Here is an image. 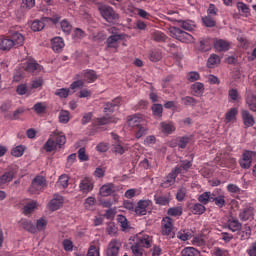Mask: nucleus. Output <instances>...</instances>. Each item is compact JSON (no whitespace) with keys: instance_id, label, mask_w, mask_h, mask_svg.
Returning <instances> with one entry per match:
<instances>
[{"instance_id":"1","label":"nucleus","mask_w":256,"mask_h":256,"mask_svg":"<svg viewBox=\"0 0 256 256\" xmlns=\"http://www.w3.org/2000/svg\"><path fill=\"white\" fill-rule=\"evenodd\" d=\"M153 244V238L147 234H140L136 237L131 251L134 256H143L144 249H149Z\"/></svg>"},{"instance_id":"2","label":"nucleus","mask_w":256,"mask_h":256,"mask_svg":"<svg viewBox=\"0 0 256 256\" xmlns=\"http://www.w3.org/2000/svg\"><path fill=\"white\" fill-rule=\"evenodd\" d=\"M65 143H67L65 134H63V132H54L44 144L43 149L46 153H52V151L56 149H61V146L65 145Z\"/></svg>"},{"instance_id":"3","label":"nucleus","mask_w":256,"mask_h":256,"mask_svg":"<svg viewBox=\"0 0 256 256\" xmlns=\"http://www.w3.org/2000/svg\"><path fill=\"white\" fill-rule=\"evenodd\" d=\"M121 103V98H115L112 102L106 103L104 107L105 116L97 118L96 123L98 125H107L109 123H117V120L110 116L108 113H113V108L117 107Z\"/></svg>"},{"instance_id":"4","label":"nucleus","mask_w":256,"mask_h":256,"mask_svg":"<svg viewBox=\"0 0 256 256\" xmlns=\"http://www.w3.org/2000/svg\"><path fill=\"white\" fill-rule=\"evenodd\" d=\"M170 35L171 37H173L174 39H177L181 43H193V41H195V39L191 34L183 31L178 27H172L170 29Z\"/></svg>"},{"instance_id":"5","label":"nucleus","mask_w":256,"mask_h":256,"mask_svg":"<svg viewBox=\"0 0 256 256\" xmlns=\"http://www.w3.org/2000/svg\"><path fill=\"white\" fill-rule=\"evenodd\" d=\"M47 187V179H45V177L43 176H36L33 180H32V184L30 186V193H32V195H39V193H41V191H43L45 188Z\"/></svg>"},{"instance_id":"6","label":"nucleus","mask_w":256,"mask_h":256,"mask_svg":"<svg viewBox=\"0 0 256 256\" xmlns=\"http://www.w3.org/2000/svg\"><path fill=\"white\" fill-rule=\"evenodd\" d=\"M109 33H111L112 35L107 38L106 47L108 49H117L119 47V41L123 39V35L117 33L116 27H111L109 29Z\"/></svg>"},{"instance_id":"7","label":"nucleus","mask_w":256,"mask_h":256,"mask_svg":"<svg viewBox=\"0 0 256 256\" xmlns=\"http://www.w3.org/2000/svg\"><path fill=\"white\" fill-rule=\"evenodd\" d=\"M151 207H153V201L147 200H139L137 202L136 207L134 208V213L138 217H143V215H147L149 211H151Z\"/></svg>"},{"instance_id":"8","label":"nucleus","mask_w":256,"mask_h":256,"mask_svg":"<svg viewBox=\"0 0 256 256\" xmlns=\"http://www.w3.org/2000/svg\"><path fill=\"white\" fill-rule=\"evenodd\" d=\"M256 157V152L251 150H246L242 154V158L239 160V165L241 169H250L253 164V159Z\"/></svg>"},{"instance_id":"9","label":"nucleus","mask_w":256,"mask_h":256,"mask_svg":"<svg viewBox=\"0 0 256 256\" xmlns=\"http://www.w3.org/2000/svg\"><path fill=\"white\" fill-rule=\"evenodd\" d=\"M100 15H102L103 19H105L108 23H113L119 19V14L115 12L109 6H100L99 7Z\"/></svg>"},{"instance_id":"10","label":"nucleus","mask_w":256,"mask_h":256,"mask_svg":"<svg viewBox=\"0 0 256 256\" xmlns=\"http://www.w3.org/2000/svg\"><path fill=\"white\" fill-rule=\"evenodd\" d=\"M23 69L26 71V73H30V75H39L40 71H43V66L37 63L35 60H28L23 65Z\"/></svg>"},{"instance_id":"11","label":"nucleus","mask_w":256,"mask_h":256,"mask_svg":"<svg viewBox=\"0 0 256 256\" xmlns=\"http://www.w3.org/2000/svg\"><path fill=\"white\" fill-rule=\"evenodd\" d=\"M97 72L87 69L76 75V79H83L85 83H95L97 81Z\"/></svg>"},{"instance_id":"12","label":"nucleus","mask_w":256,"mask_h":256,"mask_svg":"<svg viewBox=\"0 0 256 256\" xmlns=\"http://www.w3.org/2000/svg\"><path fill=\"white\" fill-rule=\"evenodd\" d=\"M17 166H9L5 173L0 176V185H5L7 183H11L17 175Z\"/></svg>"},{"instance_id":"13","label":"nucleus","mask_w":256,"mask_h":256,"mask_svg":"<svg viewBox=\"0 0 256 256\" xmlns=\"http://www.w3.org/2000/svg\"><path fill=\"white\" fill-rule=\"evenodd\" d=\"M240 221H253L255 219V208L252 206H245L239 211Z\"/></svg>"},{"instance_id":"14","label":"nucleus","mask_w":256,"mask_h":256,"mask_svg":"<svg viewBox=\"0 0 256 256\" xmlns=\"http://www.w3.org/2000/svg\"><path fill=\"white\" fill-rule=\"evenodd\" d=\"M119 249H121V241L117 239H112L108 247L106 249V255L107 256H118L119 255Z\"/></svg>"},{"instance_id":"15","label":"nucleus","mask_w":256,"mask_h":256,"mask_svg":"<svg viewBox=\"0 0 256 256\" xmlns=\"http://www.w3.org/2000/svg\"><path fill=\"white\" fill-rule=\"evenodd\" d=\"M190 157H191V160H181L180 161L181 164L175 166L174 169L178 172V175H180V173L182 174L188 173L189 169L193 167V159L195 156L191 154Z\"/></svg>"},{"instance_id":"16","label":"nucleus","mask_w":256,"mask_h":256,"mask_svg":"<svg viewBox=\"0 0 256 256\" xmlns=\"http://www.w3.org/2000/svg\"><path fill=\"white\" fill-rule=\"evenodd\" d=\"M63 196L54 194L53 199L48 204L49 211H59L63 207Z\"/></svg>"},{"instance_id":"17","label":"nucleus","mask_w":256,"mask_h":256,"mask_svg":"<svg viewBox=\"0 0 256 256\" xmlns=\"http://www.w3.org/2000/svg\"><path fill=\"white\" fill-rule=\"evenodd\" d=\"M179 176L177 170L174 168L172 171L164 178L161 183V187L167 189L168 187H172V185L177 181V177Z\"/></svg>"},{"instance_id":"18","label":"nucleus","mask_w":256,"mask_h":256,"mask_svg":"<svg viewBox=\"0 0 256 256\" xmlns=\"http://www.w3.org/2000/svg\"><path fill=\"white\" fill-rule=\"evenodd\" d=\"M226 229H229L232 233H237V231L243 229V224L237 218H229L226 222Z\"/></svg>"},{"instance_id":"19","label":"nucleus","mask_w":256,"mask_h":256,"mask_svg":"<svg viewBox=\"0 0 256 256\" xmlns=\"http://www.w3.org/2000/svg\"><path fill=\"white\" fill-rule=\"evenodd\" d=\"M214 49L216 51H229L231 49V42L223 39L216 38L214 39Z\"/></svg>"},{"instance_id":"20","label":"nucleus","mask_w":256,"mask_h":256,"mask_svg":"<svg viewBox=\"0 0 256 256\" xmlns=\"http://www.w3.org/2000/svg\"><path fill=\"white\" fill-rule=\"evenodd\" d=\"M173 231V219L171 217H164L162 219V235H171Z\"/></svg>"},{"instance_id":"21","label":"nucleus","mask_w":256,"mask_h":256,"mask_svg":"<svg viewBox=\"0 0 256 256\" xmlns=\"http://www.w3.org/2000/svg\"><path fill=\"white\" fill-rule=\"evenodd\" d=\"M93 187V180H91L90 178H84L79 184V189L81 193L85 194L91 193V191H93Z\"/></svg>"},{"instance_id":"22","label":"nucleus","mask_w":256,"mask_h":256,"mask_svg":"<svg viewBox=\"0 0 256 256\" xmlns=\"http://www.w3.org/2000/svg\"><path fill=\"white\" fill-rule=\"evenodd\" d=\"M10 41H12V47H21L25 43V37L19 32H14L10 37Z\"/></svg>"},{"instance_id":"23","label":"nucleus","mask_w":256,"mask_h":256,"mask_svg":"<svg viewBox=\"0 0 256 256\" xmlns=\"http://www.w3.org/2000/svg\"><path fill=\"white\" fill-rule=\"evenodd\" d=\"M114 191H115V184L107 183L100 187L99 193L101 197H109L110 195H113Z\"/></svg>"},{"instance_id":"24","label":"nucleus","mask_w":256,"mask_h":256,"mask_svg":"<svg viewBox=\"0 0 256 256\" xmlns=\"http://www.w3.org/2000/svg\"><path fill=\"white\" fill-rule=\"evenodd\" d=\"M144 124H145V120H143V117L139 115L130 116L128 118V125L133 129H137L138 127Z\"/></svg>"},{"instance_id":"25","label":"nucleus","mask_w":256,"mask_h":256,"mask_svg":"<svg viewBox=\"0 0 256 256\" xmlns=\"http://www.w3.org/2000/svg\"><path fill=\"white\" fill-rule=\"evenodd\" d=\"M154 201L156 205H162V206L169 205V203H171V193L167 192L160 196L155 195Z\"/></svg>"},{"instance_id":"26","label":"nucleus","mask_w":256,"mask_h":256,"mask_svg":"<svg viewBox=\"0 0 256 256\" xmlns=\"http://www.w3.org/2000/svg\"><path fill=\"white\" fill-rule=\"evenodd\" d=\"M51 45L55 53H61V51H63V47H65V41L61 37H55L51 40Z\"/></svg>"},{"instance_id":"27","label":"nucleus","mask_w":256,"mask_h":256,"mask_svg":"<svg viewBox=\"0 0 256 256\" xmlns=\"http://www.w3.org/2000/svg\"><path fill=\"white\" fill-rule=\"evenodd\" d=\"M242 121L245 127H253L255 125V118L247 110H242Z\"/></svg>"},{"instance_id":"28","label":"nucleus","mask_w":256,"mask_h":256,"mask_svg":"<svg viewBox=\"0 0 256 256\" xmlns=\"http://www.w3.org/2000/svg\"><path fill=\"white\" fill-rule=\"evenodd\" d=\"M191 91H192V95H194L195 97H201V95L205 93V85L201 82H195L191 86Z\"/></svg>"},{"instance_id":"29","label":"nucleus","mask_w":256,"mask_h":256,"mask_svg":"<svg viewBox=\"0 0 256 256\" xmlns=\"http://www.w3.org/2000/svg\"><path fill=\"white\" fill-rule=\"evenodd\" d=\"M0 49L1 51H11L13 49L11 38L5 36L0 37Z\"/></svg>"},{"instance_id":"30","label":"nucleus","mask_w":256,"mask_h":256,"mask_svg":"<svg viewBox=\"0 0 256 256\" xmlns=\"http://www.w3.org/2000/svg\"><path fill=\"white\" fill-rule=\"evenodd\" d=\"M238 113L239 110L237 108H231L229 111H227L225 114L226 123H235V121H237Z\"/></svg>"},{"instance_id":"31","label":"nucleus","mask_w":256,"mask_h":256,"mask_svg":"<svg viewBox=\"0 0 256 256\" xmlns=\"http://www.w3.org/2000/svg\"><path fill=\"white\" fill-rule=\"evenodd\" d=\"M20 225L22 229H25V231H28L29 233H37V228L33 223L27 219H22L20 221Z\"/></svg>"},{"instance_id":"32","label":"nucleus","mask_w":256,"mask_h":256,"mask_svg":"<svg viewBox=\"0 0 256 256\" xmlns=\"http://www.w3.org/2000/svg\"><path fill=\"white\" fill-rule=\"evenodd\" d=\"M190 210L193 215H203V213L206 211V208L204 204L195 203L190 206Z\"/></svg>"},{"instance_id":"33","label":"nucleus","mask_w":256,"mask_h":256,"mask_svg":"<svg viewBox=\"0 0 256 256\" xmlns=\"http://www.w3.org/2000/svg\"><path fill=\"white\" fill-rule=\"evenodd\" d=\"M212 199H213V193L211 192H204L198 196V201L202 205H208L209 203H211Z\"/></svg>"},{"instance_id":"34","label":"nucleus","mask_w":256,"mask_h":256,"mask_svg":"<svg viewBox=\"0 0 256 256\" xmlns=\"http://www.w3.org/2000/svg\"><path fill=\"white\" fill-rule=\"evenodd\" d=\"M167 215L169 217H181V215H183V207L182 206L171 207L167 210Z\"/></svg>"},{"instance_id":"35","label":"nucleus","mask_w":256,"mask_h":256,"mask_svg":"<svg viewBox=\"0 0 256 256\" xmlns=\"http://www.w3.org/2000/svg\"><path fill=\"white\" fill-rule=\"evenodd\" d=\"M221 63V58L217 54H211L208 58L207 66L209 69H213L215 66L219 65Z\"/></svg>"},{"instance_id":"36","label":"nucleus","mask_w":256,"mask_h":256,"mask_svg":"<svg viewBox=\"0 0 256 256\" xmlns=\"http://www.w3.org/2000/svg\"><path fill=\"white\" fill-rule=\"evenodd\" d=\"M37 209V201H30L23 207V213L25 215H31Z\"/></svg>"},{"instance_id":"37","label":"nucleus","mask_w":256,"mask_h":256,"mask_svg":"<svg viewBox=\"0 0 256 256\" xmlns=\"http://www.w3.org/2000/svg\"><path fill=\"white\" fill-rule=\"evenodd\" d=\"M160 127L167 135H171L175 131V125L172 122H162Z\"/></svg>"},{"instance_id":"38","label":"nucleus","mask_w":256,"mask_h":256,"mask_svg":"<svg viewBox=\"0 0 256 256\" xmlns=\"http://www.w3.org/2000/svg\"><path fill=\"white\" fill-rule=\"evenodd\" d=\"M45 18H43L42 20H34L31 24V29L34 32L37 31H43V29H45Z\"/></svg>"},{"instance_id":"39","label":"nucleus","mask_w":256,"mask_h":256,"mask_svg":"<svg viewBox=\"0 0 256 256\" xmlns=\"http://www.w3.org/2000/svg\"><path fill=\"white\" fill-rule=\"evenodd\" d=\"M246 103L250 111L256 112V96L254 94H248L246 97Z\"/></svg>"},{"instance_id":"40","label":"nucleus","mask_w":256,"mask_h":256,"mask_svg":"<svg viewBox=\"0 0 256 256\" xmlns=\"http://www.w3.org/2000/svg\"><path fill=\"white\" fill-rule=\"evenodd\" d=\"M239 235L242 241H245L251 237V226L245 225L239 230Z\"/></svg>"},{"instance_id":"41","label":"nucleus","mask_w":256,"mask_h":256,"mask_svg":"<svg viewBox=\"0 0 256 256\" xmlns=\"http://www.w3.org/2000/svg\"><path fill=\"white\" fill-rule=\"evenodd\" d=\"M202 22L205 25V27H215V25H217V20H215L214 16H209L207 14V16L202 17Z\"/></svg>"},{"instance_id":"42","label":"nucleus","mask_w":256,"mask_h":256,"mask_svg":"<svg viewBox=\"0 0 256 256\" xmlns=\"http://www.w3.org/2000/svg\"><path fill=\"white\" fill-rule=\"evenodd\" d=\"M182 256H197L201 255V252L194 247H186L181 251Z\"/></svg>"},{"instance_id":"43","label":"nucleus","mask_w":256,"mask_h":256,"mask_svg":"<svg viewBox=\"0 0 256 256\" xmlns=\"http://www.w3.org/2000/svg\"><path fill=\"white\" fill-rule=\"evenodd\" d=\"M179 23L180 27L185 31H193V29H195V22L191 20H180Z\"/></svg>"},{"instance_id":"44","label":"nucleus","mask_w":256,"mask_h":256,"mask_svg":"<svg viewBox=\"0 0 256 256\" xmlns=\"http://www.w3.org/2000/svg\"><path fill=\"white\" fill-rule=\"evenodd\" d=\"M237 9L243 13L244 17H249L251 15V9L244 2H238Z\"/></svg>"},{"instance_id":"45","label":"nucleus","mask_w":256,"mask_h":256,"mask_svg":"<svg viewBox=\"0 0 256 256\" xmlns=\"http://www.w3.org/2000/svg\"><path fill=\"white\" fill-rule=\"evenodd\" d=\"M151 109L154 117H157L158 119H161V117H163V105L153 104Z\"/></svg>"},{"instance_id":"46","label":"nucleus","mask_w":256,"mask_h":256,"mask_svg":"<svg viewBox=\"0 0 256 256\" xmlns=\"http://www.w3.org/2000/svg\"><path fill=\"white\" fill-rule=\"evenodd\" d=\"M152 39L157 43H165L167 41V36L161 31H155L152 34Z\"/></svg>"},{"instance_id":"47","label":"nucleus","mask_w":256,"mask_h":256,"mask_svg":"<svg viewBox=\"0 0 256 256\" xmlns=\"http://www.w3.org/2000/svg\"><path fill=\"white\" fill-rule=\"evenodd\" d=\"M191 141V137L189 136H181L177 139V145L179 149H185L187 145H189V142Z\"/></svg>"},{"instance_id":"48","label":"nucleus","mask_w":256,"mask_h":256,"mask_svg":"<svg viewBox=\"0 0 256 256\" xmlns=\"http://www.w3.org/2000/svg\"><path fill=\"white\" fill-rule=\"evenodd\" d=\"M193 237V234L188 230H180L177 233V238L180 239V241H189Z\"/></svg>"},{"instance_id":"49","label":"nucleus","mask_w":256,"mask_h":256,"mask_svg":"<svg viewBox=\"0 0 256 256\" xmlns=\"http://www.w3.org/2000/svg\"><path fill=\"white\" fill-rule=\"evenodd\" d=\"M149 131V128L147 125L142 124L141 126H138L135 131V137L136 139H141V137L145 136V134Z\"/></svg>"},{"instance_id":"50","label":"nucleus","mask_w":256,"mask_h":256,"mask_svg":"<svg viewBox=\"0 0 256 256\" xmlns=\"http://www.w3.org/2000/svg\"><path fill=\"white\" fill-rule=\"evenodd\" d=\"M211 203H215L217 207H225V196L220 195V196H215L212 194V201Z\"/></svg>"},{"instance_id":"51","label":"nucleus","mask_w":256,"mask_h":256,"mask_svg":"<svg viewBox=\"0 0 256 256\" xmlns=\"http://www.w3.org/2000/svg\"><path fill=\"white\" fill-rule=\"evenodd\" d=\"M57 185L62 189H67V187H69V176L65 174L61 175L57 181Z\"/></svg>"},{"instance_id":"52","label":"nucleus","mask_w":256,"mask_h":256,"mask_svg":"<svg viewBox=\"0 0 256 256\" xmlns=\"http://www.w3.org/2000/svg\"><path fill=\"white\" fill-rule=\"evenodd\" d=\"M60 27L63 31V33H66V35H69L71 33V29H73V26L67 19H64L60 22Z\"/></svg>"},{"instance_id":"53","label":"nucleus","mask_w":256,"mask_h":256,"mask_svg":"<svg viewBox=\"0 0 256 256\" xmlns=\"http://www.w3.org/2000/svg\"><path fill=\"white\" fill-rule=\"evenodd\" d=\"M33 110L35 111V113L41 115V113H45V111H47V104L45 102H37L33 106Z\"/></svg>"},{"instance_id":"54","label":"nucleus","mask_w":256,"mask_h":256,"mask_svg":"<svg viewBox=\"0 0 256 256\" xmlns=\"http://www.w3.org/2000/svg\"><path fill=\"white\" fill-rule=\"evenodd\" d=\"M212 256H231V254H229V250L225 248L215 247L212 250Z\"/></svg>"},{"instance_id":"55","label":"nucleus","mask_w":256,"mask_h":256,"mask_svg":"<svg viewBox=\"0 0 256 256\" xmlns=\"http://www.w3.org/2000/svg\"><path fill=\"white\" fill-rule=\"evenodd\" d=\"M69 93H71V89H69V88H60V89L56 90L55 95L57 97H60L61 99H67V97H69Z\"/></svg>"},{"instance_id":"56","label":"nucleus","mask_w":256,"mask_h":256,"mask_svg":"<svg viewBox=\"0 0 256 256\" xmlns=\"http://www.w3.org/2000/svg\"><path fill=\"white\" fill-rule=\"evenodd\" d=\"M207 15L214 18L217 17V15H219V8H217L215 4H209Z\"/></svg>"},{"instance_id":"57","label":"nucleus","mask_w":256,"mask_h":256,"mask_svg":"<svg viewBox=\"0 0 256 256\" xmlns=\"http://www.w3.org/2000/svg\"><path fill=\"white\" fill-rule=\"evenodd\" d=\"M95 203H97V200L95 199V197H88L85 200L84 207L88 211H91V209H93V207H95Z\"/></svg>"},{"instance_id":"58","label":"nucleus","mask_w":256,"mask_h":256,"mask_svg":"<svg viewBox=\"0 0 256 256\" xmlns=\"http://www.w3.org/2000/svg\"><path fill=\"white\" fill-rule=\"evenodd\" d=\"M23 153H25V147L21 145L16 146L11 150V155H13V157H22Z\"/></svg>"},{"instance_id":"59","label":"nucleus","mask_w":256,"mask_h":256,"mask_svg":"<svg viewBox=\"0 0 256 256\" xmlns=\"http://www.w3.org/2000/svg\"><path fill=\"white\" fill-rule=\"evenodd\" d=\"M187 195V188L181 187L178 189L176 193V199L177 201H183Z\"/></svg>"},{"instance_id":"60","label":"nucleus","mask_w":256,"mask_h":256,"mask_svg":"<svg viewBox=\"0 0 256 256\" xmlns=\"http://www.w3.org/2000/svg\"><path fill=\"white\" fill-rule=\"evenodd\" d=\"M59 121L60 123H69V111L62 110L59 113Z\"/></svg>"},{"instance_id":"61","label":"nucleus","mask_w":256,"mask_h":256,"mask_svg":"<svg viewBox=\"0 0 256 256\" xmlns=\"http://www.w3.org/2000/svg\"><path fill=\"white\" fill-rule=\"evenodd\" d=\"M150 61L157 63V61H161V52L159 50H153L150 55Z\"/></svg>"},{"instance_id":"62","label":"nucleus","mask_w":256,"mask_h":256,"mask_svg":"<svg viewBox=\"0 0 256 256\" xmlns=\"http://www.w3.org/2000/svg\"><path fill=\"white\" fill-rule=\"evenodd\" d=\"M118 223H120V226L122 229H129V222L127 221V218L123 215H118L117 217Z\"/></svg>"},{"instance_id":"63","label":"nucleus","mask_w":256,"mask_h":256,"mask_svg":"<svg viewBox=\"0 0 256 256\" xmlns=\"http://www.w3.org/2000/svg\"><path fill=\"white\" fill-rule=\"evenodd\" d=\"M187 79L190 81V83H195V81H199V79H201V76L198 74V72H189L187 74Z\"/></svg>"},{"instance_id":"64","label":"nucleus","mask_w":256,"mask_h":256,"mask_svg":"<svg viewBox=\"0 0 256 256\" xmlns=\"http://www.w3.org/2000/svg\"><path fill=\"white\" fill-rule=\"evenodd\" d=\"M246 253H248L249 256H256V241L250 245Z\"/></svg>"}]
</instances>
